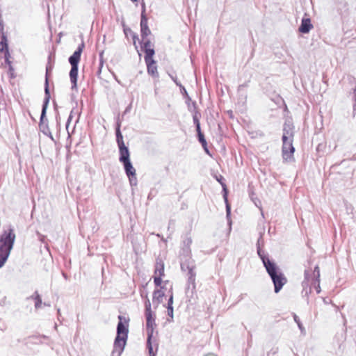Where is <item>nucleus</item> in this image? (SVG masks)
Here are the masks:
<instances>
[{
    "label": "nucleus",
    "mask_w": 356,
    "mask_h": 356,
    "mask_svg": "<svg viewBox=\"0 0 356 356\" xmlns=\"http://www.w3.org/2000/svg\"><path fill=\"white\" fill-rule=\"evenodd\" d=\"M16 239L14 227L9 225L0 235V268L6 263Z\"/></svg>",
    "instance_id": "f257e3e1"
},
{
    "label": "nucleus",
    "mask_w": 356,
    "mask_h": 356,
    "mask_svg": "<svg viewBox=\"0 0 356 356\" xmlns=\"http://www.w3.org/2000/svg\"><path fill=\"white\" fill-rule=\"evenodd\" d=\"M262 264L273 284L274 292L278 293L287 283L286 277L273 259H266Z\"/></svg>",
    "instance_id": "f03ea898"
},
{
    "label": "nucleus",
    "mask_w": 356,
    "mask_h": 356,
    "mask_svg": "<svg viewBox=\"0 0 356 356\" xmlns=\"http://www.w3.org/2000/svg\"><path fill=\"white\" fill-rule=\"evenodd\" d=\"M81 42L78 45L76 49L68 58V62L71 65V69L69 73L72 90H77V81L79 74V64L81 60V54L85 48V42L83 34H80Z\"/></svg>",
    "instance_id": "7ed1b4c3"
},
{
    "label": "nucleus",
    "mask_w": 356,
    "mask_h": 356,
    "mask_svg": "<svg viewBox=\"0 0 356 356\" xmlns=\"http://www.w3.org/2000/svg\"><path fill=\"white\" fill-rule=\"evenodd\" d=\"M282 156L284 161H288L293 159L296 149L293 146V138L282 136Z\"/></svg>",
    "instance_id": "20e7f679"
},
{
    "label": "nucleus",
    "mask_w": 356,
    "mask_h": 356,
    "mask_svg": "<svg viewBox=\"0 0 356 356\" xmlns=\"http://www.w3.org/2000/svg\"><path fill=\"white\" fill-rule=\"evenodd\" d=\"M123 165V168L129 179V184L131 187L136 186L138 184V179L136 177V170L134 167L131 161L124 162L122 163Z\"/></svg>",
    "instance_id": "39448f33"
},
{
    "label": "nucleus",
    "mask_w": 356,
    "mask_h": 356,
    "mask_svg": "<svg viewBox=\"0 0 356 356\" xmlns=\"http://www.w3.org/2000/svg\"><path fill=\"white\" fill-rule=\"evenodd\" d=\"M140 37L142 39L147 38L152 32L148 26V18L145 13V6L143 3L142 6V11L140 14Z\"/></svg>",
    "instance_id": "423d86ee"
},
{
    "label": "nucleus",
    "mask_w": 356,
    "mask_h": 356,
    "mask_svg": "<svg viewBox=\"0 0 356 356\" xmlns=\"http://www.w3.org/2000/svg\"><path fill=\"white\" fill-rule=\"evenodd\" d=\"M127 338L116 335L111 356H121L127 344Z\"/></svg>",
    "instance_id": "0eeeda50"
},
{
    "label": "nucleus",
    "mask_w": 356,
    "mask_h": 356,
    "mask_svg": "<svg viewBox=\"0 0 356 356\" xmlns=\"http://www.w3.org/2000/svg\"><path fill=\"white\" fill-rule=\"evenodd\" d=\"M311 278V273L309 270L304 272V280L302 282V290L301 294L302 298H305L307 304L309 303V294L312 293V287L309 286V281Z\"/></svg>",
    "instance_id": "6e6552de"
},
{
    "label": "nucleus",
    "mask_w": 356,
    "mask_h": 356,
    "mask_svg": "<svg viewBox=\"0 0 356 356\" xmlns=\"http://www.w3.org/2000/svg\"><path fill=\"white\" fill-rule=\"evenodd\" d=\"M118 320L116 335L122 336L128 339L129 319H126L123 316L119 315Z\"/></svg>",
    "instance_id": "1a4fd4ad"
},
{
    "label": "nucleus",
    "mask_w": 356,
    "mask_h": 356,
    "mask_svg": "<svg viewBox=\"0 0 356 356\" xmlns=\"http://www.w3.org/2000/svg\"><path fill=\"white\" fill-rule=\"evenodd\" d=\"M154 56H144L145 62L147 65V71L149 75L154 78L159 77V72L157 70L156 61L154 59Z\"/></svg>",
    "instance_id": "9d476101"
},
{
    "label": "nucleus",
    "mask_w": 356,
    "mask_h": 356,
    "mask_svg": "<svg viewBox=\"0 0 356 356\" xmlns=\"http://www.w3.org/2000/svg\"><path fill=\"white\" fill-rule=\"evenodd\" d=\"M221 186H222V197H223L225 204L226 218L227 220V224L231 227V225H232V219H231L232 212H231V204H229V202L228 201L229 191L227 189V184H223Z\"/></svg>",
    "instance_id": "9b49d317"
},
{
    "label": "nucleus",
    "mask_w": 356,
    "mask_h": 356,
    "mask_svg": "<svg viewBox=\"0 0 356 356\" xmlns=\"http://www.w3.org/2000/svg\"><path fill=\"white\" fill-rule=\"evenodd\" d=\"M146 319V332L147 335H154V327L156 326V316L154 312H145Z\"/></svg>",
    "instance_id": "f8f14e48"
},
{
    "label": "nucleus",
    "mask_w": 356,
    "mask_h": 356,
    "mask_svg": "<svg viewBox=\"0 0 356 356\" xmlns=\"http://www.w3.org/2000/svg\"><path fill=\"white\" fill-rule=\"evenodd\" d=\"M141 50L144 51L145 56H151L155 55V49L154 48V44H152L151 40L149 39L145 38L142 39L139 41Z\"/></svg>",
    "instance_id": "ddd939ff"
},
{
    "label": "nucleus",
    "mask_w": 356,
    "mask_h": 356,
    "mask_svg": "<svg viewBox=\"0 0 356 356\" xmlns=\"http://www.w3.org/2000/svg\"><path fill=\"white\" fill-rule=\"evenodd\" d=\"M283 134L282 136L286 138H294L295 135V126L291 118H286L283 124Z\"/></svg>",
    "instance_id": "4468645a"
},
{
    "label": "nucleus",
    "mask_w": 356,
    "mask_h": 356,
    "mask_svg": "<svg viewBox=\"0 0 356 356\" xmlns=\"http://www.w3.org/2000/svg\"><path fill=\"white\" fill-rule=\"evenodd\" d=\"M313 28L314 26L310 17L305 14L301 19V23L298 26V31L302 34H307L309 33Z\"/></svg>",
    "instance_id": "2eb2a0df"
},
{
    "label": "nucleus",
    "mask_w": 356,
    "mask_h": 356,
    "mask_svg": "<svg viewBox=\"0 0 356 356\" xmlns=\"http://www.w3.org/2000/svg\"><path fill=\"white\" fill-rule=\"evenodd\" d=\"M121 124H122V120L120 118V114H118L115 118V127L116 143H117L118 147L126 145L124 144V142L123 140V135L121 131Z\"/></svg>",
    "instance_id": "dca6fc26"
},
{
    "label": "nucleus",
    "mask_w": 356,
    "mask_h": 356,
    "mask_svg": "<svg viewBox=\"0 0 356 356\" xmlns=\"http://www.w3.org/2000/svg\"><path fill=\"white\" fill-rule=\"evenodd\" d=\"M44 97L43 99L42 105V110L40 115H42L43 118L44 116H47V111L48 108V106L49 104V101L51 99V93H50V89L49 87H48V83H47L46 86L44 87Z\"/></svg>",
    "instance_id": "f3484780"
},
{
    "label": "nucleus",
    "mask_w": 356,
    "mask_h": 356,
    "mask_svg": "<svg viewBox=\"0 0 356 356\" xmlns=\"http://www.w3.org/2000/svg\"><path fill=\"white\" fill-rule=\"evenodd\" d=\"M264 246V238H258L256 247H257V252L259 259L263 261H266V259H270L268 253L266 252L263 248Z\"/></svg>",
    "instance_id": "a211bd4d"
},
{
    "label": "nucleus",
    "mask_w": 356,
    "mask_h": 356,
    "mask_svg": "<svg viewBox=\"0 0 356 356\" xmlns=\"http://www.w3.org/2000/svg\"><path fill=\"white\" fill-rule=\"evenodd\" d=\"M180 257V267L183 272L189 270L190 269L195 268V261L192 259L191 257Z\"/></svg>",
    "instance_id": "6ab92c4d"
},
{
    "label": "nucleus",
    "mask_w": 356,
    "mask_h": 356,
    "mask_svg": "<svg viewBox=\"0 0 356 356\" xmlns=\"http://www.w3.org/2000/svg\"><path fill=\"white\" fill-rule=\"evenodd\" d=\"M192 244V238L191 237H186L183 241L182 247L180 250L179 257H191V245Z\"/></svg>",
    "instance_id": "aec40b11"
},
{
    "label": "nucleus",
    "mask_w": 356,
    "mask_h": 356,
    "mask_svg": "<svg viewBox=\"0 0 356 356\" xmlns=\"http://www.w3.org/2000/svg\"><path fill=\"white\" fill-rule=\"evenodd\" d=\"M311 284L314 287L317 293H321V289L320 286V269L318 265H316L314 268L313 278Z\"/></svg>",
    "instance_id": "412c9836"
},
{
    "label": "nucleus",
    "mask_w": 356,
    "mask_h": 356,
    "mask_svg": "<svg viewBox=\"0 0 356 356\" xmlns=\"http://www.w3.org/2000/svg\"><path fill=\"white\" fill-rule=\"evenodd\" d=\"M118 149H119V161L121 163L131 161L130 151H129L128 146L123 145V146L118 147Z\"/></svg>",
    "instance_id": "4be33fe9"
},
{
    "label": "nucleus",
    "mask_w": 356,
    "mask_h": 356,
    "mask_svg": "<svg viewBox=\"0 0 356 356\" xmlns=\"http://www.w3.org/2000/svg\"><path fill=\"white\" fill-rule=\"evenodd\" d=\"M153 338L154 335L147 334V342L146 346L148 350L149 356H156L158 351V344H156V350H154L153 347Z\"/></svg>",
    "instance_id": "5701e85b"
},
{
    "label": "nucleus",
    "mask_w": 356,
    "mask_h": 356,
    "mask_svg": "<svg viewBox=\"0 0 356 356\" xmlns=\"http://www.w3.org/2000/svg\"><path fill=\"white\" fill-rule=\"evenodd\" d=\"M165 296V292L161 289H155L153 292L152 302L156 305V307L163 302V298Z\"/></svg>",
    "instance_id": "b1692460"
},
{
    "label": "nucleus",
    "mask_w": 356,
    "mask_h": 356,
    "mask_svg": "<svg viewBox=\"0 0 356 356\" xmlns=\"http://www.w3.org/2000/svg\"><path fill=\"white\" fill-rule=\"evenodd\" d=\"M164 269V262L160 257H158L156 259L154 275H165Z\"/></svg>",
    "instance_id": "393cba45"
},
{
    "label": "nucleus",
    "mask_w": 356,
    "mask_h": 356,
    "mask_svg": "<svg viewBox=\"0 0 356 356\" xmlns=\"http://www.w3.org/2000/svg\"><path fill=\"white\" fill-rule=\"evenodd\" d=\"M39 129L40 131L44 135L50 131V129L49 127V121L47 116H44L43 118L42 115H40L39 122Z\"/></svg>",
    "instance_id": "a878e982"
},
{
    "label": "nucleus",
    "mask_w": 356,
    "mask_h": 356,
    "mask_svg": "<svg viewBox=\"0 0 356 356\" xmlns=\"http://www.w3.org/2000/svg\"><path fill=\"white\" fill-rule=\"evenodd\" d=\"M179 90H180V93L181 94L184 99H185V103L187 105L188 110L189 111H191V97L189 96L186 88L183 85H180Z\"/></svg>",
    "instance_id": "bb28decb"
},
{
    "label": "nucleus",
    "mask_w": 356,
    "mask_h": 356,
    "mask_svg": "<svg viewBox=\"0 0 356 356\" xmlns=\"http://www.w3.org/2000/svg\"><path fill=\"white\" fill-rule=\"evenodd\" d=\"M195 277H188L187 280V286L186 288V293L188 294L191 292V296H193L194 291H195Z\"/></svg>",
    "instance_id": "cd10ccee"
},
{
    "label": "nucleus",
    "mask_w": 356,
    "mask_h": 356,
    "mask_svg": "<svg viewBox=\"0 0 356 356\" xmlns=\"http://www.w3.org/2000/svg\"><path fill=\"white\" fill-rule=\"evenodd\" d=\"M201 116V113L200 111H195V113L193 114V121L195 127L196 133L202 131L200 121Z\"/></svg>",
    "instance_id": "c85d7f7f"
},
{
    "label": "nucleus",
    "mask_w": 356,
    "mask_h": 356,
    "mask_svg": "<svg viewBox=\"0 0 356 356\" xmlns=\"http://www.w3.org/2000/svg\"><path fill=\"white\" fill-rule=\"evenodd\" d=\"M293 317L294 321L296 323L299 330H300L301 334L303 335H305V334H306L305 328L304 327L299 317L296 314H293Z\"/></svg>",
    "instance_id": "c756f323"
},
{
    "label": "nucleus",
    "mask_w": 356,
    "mask_h": 356,
    "mask_svg": "<svg viewBox=\"0 0 356 356\" xmlns=\"http://www.w3.org/2000/svg\"><path fill=\"white\" fill-rule=\"evenodd\" d=\"M196 134H197V139L198 142L201 144L202 146L208 144L207 141L205 138V136L202 131H200L199 132H197Z\"/></svg>",
    "instance_id": "7c9ffc66"
},
{
    "label": "nucleus",
    "mask_w": 356,
    "mask_h": 356,
    "mask_svg": "<svg viewBox=\"0 0 356 356\" xmlns=\"http://www.w3.org/2000/svg\"><path fill=\"white\" fill-rule=\"evenodd\" d=\"M53 69L51 67H46L45 76H44V86H46L47 83H48V87H49V78L51 75V72Z\"/></svg>",
    "instance_id": "2f4dec72"
},
{
    "label": "nucleus",
    "mask_w": 356,
    "mask_h": 356,
    "mask_svg": "<svg viewBox=\"0 0 356 356\" xmlns=\"http://www.w3.org/2000/svg\"><path fill=\"white\" fill-rule=\"evenodd\" d=\"M147 286V283H145V284H142L141 289H140V294L142 298V299H147L148 298V291L146 289V286Z\"/></svg>",
    "instance_id": "473e14b6"
},
{
    "label": "nucleus",
    "mask_w": 356,
    "mask_h": 356,
    "mask_svg": "<svg viewBox=\"0 0 356 356\" xmlns=\"http://www.w3.org/2000/svg\"><path fill=\"white\" fill-rule=\"evenodd\" d=\"M129 34L131 35V38H132V40H133V44L134 45L136 49L137 50L138 53V55L140 57L141 56V54L138 51V46H137V44H136V42L138 40H139V38H138V35L137 33H134V31H131V32H129Z\"/></svg>",
    "instance_id": "72a5a7b5"
},
{
    "label": "nucleus",
    "mask_w": 356,
    "mask_h": 356,
    "mask_svg": "<svg viewBox=\"0 0 356 356\" xmlns=\"http://www.w3.org/2000/svg\"><path fill=\"white\" fill-rule=\"evenodd\" d=\"M55 63V54H49L47 58V63L46 65V67H51V68H54Z\"/></svg>",
    "instance_id": "f704fd0d"
},
{
    "label": "nucleus",
    "mask_w": 356,
    "mask_h": 356,
    "mask_svg": "<svg viewBox=\"0 0 356 356\" xmlns=\"http://www.w3.org/2000/svg\"><path fill=\"white\" fill-rule=\"evenodd\" d=\"M164 275H154V277H153V278H154V284L156 287L161 286V285L162 284V282H163L162 277Z\"/></svg>",
    "instance_id": "c9c22d12"
},
{
    "label": "nucleus",
    "mask_w": 356,
    "mask_h": 356,
    "mask_svg": "<svg viewBox=\"0 0 356 356\" xmlns=\"http://www.w3.org/2000/svg\"><path fill=\"white\" fill-rule=\"evenodd\" d=\"M353 118H355L356 116V86L353 89Z\"/></svg>",
    "instance_id": "e433bc0d"
},
{
    "label": "nucleus",
    "mask_w": 356,
    "mask_h": 356,
    "mask_svg": "<svg viewBox=\"0 0 356 356\" xmlns=\"http://www.w3.org/2000/svg\"><path fill=\"white\" fill-rule=\"evenodd\" d=\"M213 177L221 185L226 184L224 177L220 174H213Z\"/></svg>",
    "instance_id": "4c0bfd02"
},
{
    "label": "nucleus",
    "mask_w": 356,
    "mask_h": 356,
    "mask_svg": "<svg viewBox=\"0 0 356 356\" xmlns=\"http://www.w3.org/2000/svg\"><path fill=\"white\" fill-rule=\"evenodd\" d=\"M167 308V312H168V322H172L174 318V308L173 307H166Z\"/></svg>",
    "instance_id": "58836bf2"
},
{
    "label": "nucleus",
    "mask_w": 356,
    "mask_h": 356,
    "mask_svg": "<svg viewBox=\"0 0 356 356\" xmlns=\"http://www.w3.org/2000/svg\"><path fill=\"white\" fill-rule=\"evenodd\" d=\"M144 305H145V312H153L152 310L151 302H150V300L149 298H147L145 300Z\"/></svg>",
    "instance_id": "ea45409f"
},
{
    "label": "nucleus",
    "mask_w": 356,
    "mask_h": 356,
    "mask_svg": "<svg viewBox=\"0 0 356 356\" xmlns=\"http://www.w3.org/2000/svg\"><path fill=\"white\" fill-rule=\"evenodd\" d=\"M169 292L170 293V295L168 298L167 306L166 307H173V293H172V287L171 286Z\"/></svg>",
    "instance_id": "a19ab883"
},
{
    "label": "nucleus",
    "mask_w": 356,
    "mask_h": 356,
    "mask_svg": "<svg viewBox=\"0 0 356 356\" xmlns=\"http://www.w3.org/2000/svg\"><path fill=\"white\" fill-rule=\"evenodd\" d=\"M8 74L10 79H15L16 77L15 69L13 65H10V67H8Z\"/></svg>",
    "instance_id": "79ce46f5"
},
{
    "label": "nucleus",
    "mask_w": 356,
    "mask_h": 356,
    "mask_svg": "<svg viewBox=\"0 0 356 356\" xmlns=\"http://www.w3.org/2000/svg\"><path fill=\"white\" fill-rule=\"evenodd\" d=\"M9 49L8 43L0 42V54Z\"/></svg>",
    "instance_id": "37998d69"
},
{
    "label": "nucleus",
    "mask_w": 356,
    "mask_h": 356,
    "mask_svg": "<svg viewBox=\"0 0 356 356\" xmlns=\"http://www.w3.org/2000/svg\"><path fill=\"white\" fill-rule=\"evenodd\" d=\"M41 298V296L39 294L38 291H35L33 295L26 298V300L32 299L35 301V300H36L37 298Z\"/></svg>",
    "instance_id": "c03bdc74"
},
{
    "label": "nucleus",
    "mask_w": 356,
    "mask_h": 356,
    "mask_svg": "<svg viewBox=\"0 0 356 356\" xmlns=\"http://www.w3.org/2000/svg\"><path fill=\"white\" fill-rule=\"evenodd\" d=\"M191 113L193 114L195 111H200L197 108V103L195 101L191 102Z\"/></svg>",
    "instance_id": "a18cd8bd"
},
{
    "label": "nucleus",
    "mask_w": 356,
    "mask_h": 356,
    "mask_svg": "<svg viewBox=\"0 0 356 356\" xmlns=\"http://www.w3.org/2000/svg\"><path fill=\"white\" fill-rule=\"evenodd\" d=\"M248 83H244L243 84H241L238 86V92L240 94V95L243 96V94L242 93L243 89L246 87H248Z\"/></svg>",
    "instance_id": "49530a36"
},
{
    "label": "nucleus",
    "mask_w": 356,
    "mask_h": 356,
    "mask_svg": "<svg viewBox=\"0 0 356 356\" xmlns=\"http://www.w3.org/2000/svg\"><path fill=\"white\" fill-rule=\"evenodd\" d=\"M169 76H170L171 79L173 81V82L176 84L177 86L179 88L180 85H182L181 82L177 79V76H174L170 74H169Z\"/></svg>",
    "instance_id": "de8ad7c7"
},
{
    "label": "nucleus",
    "mask_w": 356,
    "mask_h": 356,
    "mask_svg": "<svg viewBox=\"0 0 356 356\" xmlns=\"http://www.w3.org/2000/svg\"><path fill=\"white\" fill-rule=\"evenodd\" d=\"M42 305V298H37L36 300H35V308L36 309H40Z\"/></svg>",
    "instance_id": "09e8293b"
},
{
    "label": "nucleus",
    "mask_w": 356,
    "mask_h": 356,
    "mask_svg": "<svg viewBox=\"0 0 356 356\" xmlns=\"http://www.w3.org/2000/svg\"><path fill=\"white\" fill-rule=\"evenodd\" d=\"M1 33V41L0 42L8 43L7 34L5 32Z\"/></svg>",
    "instance_id": "8fccbe9b"
},
{
    "label": "nucleus",
    "mask_w": 356,
    "mask_h": 356,
    "mask_svg": "<svg viewBox=\"0 0 356 356\" xmlns=\"http://www.w3.org/2000/svg\"><path fill=\"white\" fill-rule=\"evenodd\" d=\"M122 26L123 27V32L126 37H127V31L131 32V29L129 27H127L124 21L122 22Z\"/></svg>",
    "instance_id": "3c124183"
},
{
    "label": "nucleus",
    "mask_w": 356,
    "mask_h": 356,
    "mask_svg": "<svg viewBox=\"0 0 356 356\" xmlns=\"http://www.w3.org/2000/svg\"><path fill=\"white\" fill-rule=\"evenodd\" d=\"M74 108L71 111L69 116H68V118L67 120V122H66V129H68V126L69 124H70L72 120V118H73V112H74Z\"/></svg>",
    "instance_id": "603ef678"
},
{
    "label": "nucleus",
    "mask_w": 356,
    "mask_h": 356,
    "mask_svg": "<svg viewBox=\"0 0 356 356\" xmlns=\"http://www.w3.org/2000/svg\"><path fill=\"white\" fill-rule=\"evenodd\" d=\"M104 50L101 51L99 53V63H100L102 65H104Z\"/></svg>",
    "instance_id": "864d4df0"
},
{
    "label": "nucleus",
    "mask_w": 356,
    "mask_h": 356,
    "mask_svg": "<svg viewBox=\"0 0 356 356\" xmlns=\"http://www.w3.org/2000/svg\"><path fill=\"white\" fill-rule=\"evenodd\" d=\"M37 234H38V239L40 241H41L42 243H46V238H47V236L39 233V232H37Z\"/></svg>",
    "instance_id": "5fc2aeb1"
},
{
    "label": "nucleus",
    "mask_w": 356,
    "mask_h": 356,
    "mask_svg": "<svg viewBox=\"0 0 356 356\" xmlns=\"http://www.w3.org/2000/svg\"><path fill=\"white\" fill-rule=\"evenodd\" d=\"M195 268L190 269L187 270V276L188 277H196V273L195 272Z\"/></svg>",
    "instance_id": "6e6d98bb"
},
{
    "label": "nucleus",
    "mask_w": 356,
    "mask_h": 356,
    "mask_svg": "<svg viewBox=\"0 0 356 356\" xmlns=\"http://www.w3.org/2000/svg\"><path fill=\"white\" fill-rule=\"evenodd\" d=\"M131 108H132V105H131V104H129L126 107V108H125V110L124 111V112L122 113V118H123V117H124L127 113H129V112H130V111H131Z\"/></svg>",
    "instance_id": "4d7b16f0"
},
{
    "label": "nucleus",
    "mask_w": 356,
    "mask_h": 356,
    "mask_svg": "<svg viewBox=\"0 0 356 356\" xmlns=\"http://www.w3.org/2000/svg\"><path fill=\"white\" fill-rule=\"evenodd\" d=\"M4 32V24L2 19V15H0V33Z\"/></svg>",
    "instance_id": "13d9d810"
},
{
    "label": "nucleus",
    "mask_w": 356,
    "mask_h": 356,
    "mask_svg": "<svg viewBox=\"0 0 356 356\" xmlns=\"http://www.w3.org/2000/svg\"><path fill=\"white\" fill-rule=\"evenodd\" d=\"M4 54V59L8 60L10 59L11 56L9 49L3 52Z\"/></svg>",
    "instance_id": "bf43d9fd"
},
{
    "label": "nucleus",
    "mask_w": 356,
    "mask_h": 356,
    "mask_svg": "<svg viewBox=\"0 0 356 356\" xmlns=\"http://www.w3.org/2000/svg\"><path fill=\"white\" fill-rule=\"evenodd\" d=\"M204 152L207 154V155H209L211 156V153H210V150L208 147V144L205 145H203L202 146Z\"/></svg>",
    "instance_id": "052dcab7"
},
{
    "label": "nucleus",
    "mask_w": 356,
    "mask_h": 356,
    "mask_svg": "<svg viewBox=\"0 0 356 356\" xmlns=\"http://www.w3.org/2000/svg\"><path fill=\"white\" fill-rule=\"evenodd\" d=\"M45 136H47L48 138H49L53 142L56 143V140L51 132V131H48L47 134H44Z\"/></svg>",
    "instance_id": "680f3d73"
},
{
    "label": "nucleus",
    "mask_w": 356,
    "mask_h": 356,
    "mask_svg": "<svg viewBox=\"0 0 356 356\" xmlns=\"http://www.w3.org/2000/svg\"><path fill=\"white\" fill-rule=\"evenodd\" d=\"M265 232V227H263L262 229L259 232V238H264Z\"/></svg>",
    "instance_id": "e2e57ef3"
},
{
    "label": "nucleus",
    "mask_w": 356,
    "mask_h": 356,
    "mask_svg": "<svg viewBox=\"0 0 356 356\" xmlns=\"http://www.w3.org/2000/svg\"><path fill=\"white\" fill-rule=\"evenodd\" d=\"M103 66L104 65H102L101 63H99V67H98V70L97 71V76H99L100 74L102 73V70Z\"/></svg>",
    "instance_id": "0e129e2a"
},
{
    "label": "nucleus",
    "mask_w": 356,
    "mask_h": 356,
    "mask_svg": "<svg viewBox=\"0 0 356 356\" xmlns=\"http://www.w3.org/2000/svg\"><path fill=\"white\" fill-rule=\"evenodd\" d=\"M336 3L338 5H343V8H346L347 6V3L346 2H342L340 0L336 1Z\"/></svg>",
    "instance_id": "69168bd1"
},
{
    "label": "nucleus",
    "mask_w": 356,
    "mask_h": 356,
    "mask_svg": "<svg viewBox=\"0 0 356 356\" xmlns=\"http://www.w3.org/2000/svg\"><path fill=\"white\" fill-rule=\"evenodd\" d=\"M113 78L121 86H122L120 80L118 79V76H116V74L115 73L113 72Z\"/></svg>",
    "instance_id": "338daca9"
},
{
    "label": "nucleus",
    "mask_w": 356,
    "mask_h": 356,
    "mask_svg": "<svg viewBox=\"0 0 356 356\" xmlns=\"http://www.w3.org/2000/svg\"><path fill=\"white\" fill-rule=\"evenodd\" d=\"M5 63L8 65V67H10V65H13L10 59L5 60Z\"/></svg>",
    "instance_id": "774afa93"
}]
</instances>
